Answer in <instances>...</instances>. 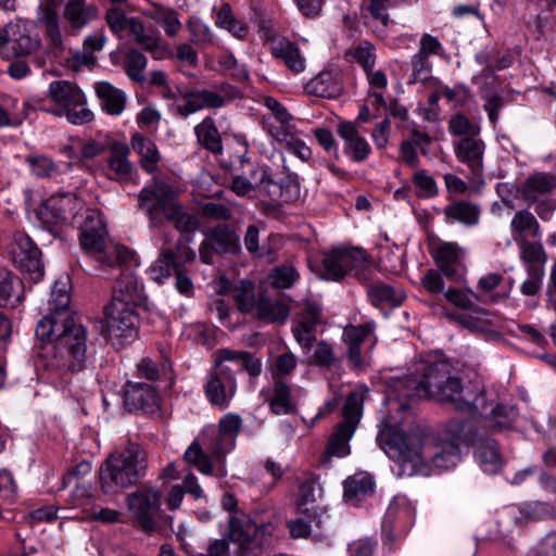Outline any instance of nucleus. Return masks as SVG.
<instances>
[{"instance_id":"f257e3e1","label":"nucleus","mask_w":556,"mask_h":556,"mask_svg":"<svg viewBox=\"0 0 556 556\" xmlns=\"http://www.w3.org/2000/svg\"><path fill=\"white\" fill-rule=\"evenodd\" d=\"M71 302L66 283L55 281L51 291V314L36 326V337L54 342L47 366L64 372L79 371L88 361L87 330L77 317L68 312Z\"/></svg>"},{"instance_id":"f03ea898","label":"nucleus","mask_w":556,"mask_h":556,"mask_svg":"<svg viewBox=\"0 0 556 556\" xmlns=\"http://www.w3.org/2000/svg\"><path fill=\"white\" fill-rule=\"evenodd\" d=\"M395 390L407 399L433 397L458 412L467 410L469 405L479 406L482 401L473 396L475 390L464 387L460 379L451 374V365L443 361L421 363L417 374L400 380Z\"/></svg>"},{"instance_id":"7ed1b4c3","label":"nucleus","mask_w":556,"mask_h":556,"mask_svg":"<svg viewBox=\"0 0 556 556\" xmlns=\"http://www.w3.org/2000/svg\"><path fill=\"white\" fill-rule=\"evenodd\" d=\"M139 207L149 218L150 227H161L164 223L162 216L173 223L175 229L182 238L197 230L199 220L190 214L177 200L174 188L164 181H154L144 187L138 194Z\"/></svg>"},{"instance_id":"20e7f679","label":"nucleus","mask_w":556,"mask_h":556,"mask_svg":"<svg viewBox=\"0 0 556 556\" xmlns=\"http://www.w3.org/2000/svg\"><path fill=\"white\" fill-rule=\"evenodd\" d=\"M380 448L397 464V476L412 477L426 466L421 435L414 430H403L384 420L377 435Z\"/></svg>"},{"instance_id":"39448f33","label":"nucleus","mask_w":556,"mask_h":556,"mask_svg":"<svg viewBox=\"0 0 556 556\" xmlns=\"http://www.w3.org/2000/svg\"><path fill=\"white\" fill-rule=\"evenodd\" d=\"M148 460L146 451L136 443L112 454L100 468L101 489L105 494L115 489H126L146 475Z\"/></svg>"},{"instance_id":"423d86ee","label":"nucleus","mask_w":556,"mask_h":556,"mask_svg":"<svg viewBox=\"0 0 556 556\" xmlns=\"http://www.w3.org/2000/svg\"><path fill=\"white\" fill-rule=\"evenodd\" d=\"M47 100L51 108L45 109L58 117H65L71 124L83 125L93 119V113L87 108V99L77 84L70 80H53L49 84Z\"/></svg>"},{"instance_id":"0eeeda50","label":"nucleus","mask_w":556,"mask_h":556,"mask_svg":"<svg viewBox=\"0 0 556 556\" xmlns=\"http://www.w3.org/2000/svg\"><path fill=\"white\" fill-rule=\"evenodd\" d=\"M366 392V389L357 388L348 395L343 406V421L334 428L330 435L326 450L319 458L320 465L329 466L331 457L341 458L350 454L349 442L362 418Z\"/></svg>"},{"instance_id":"6e6552de","label":"nucleus","mask_w":556,"mask_h":556,"mask_svg":"<svg viewBox=\"0 0 556 556\" xmlns=\"http://www.w3.org/2000/svg\"><path fill=\"white\" fill-rule=\"evenodd\" d=\"M448 431L464 442L466 447L473 446L475 456L486 473H496L502 468V455L493 439L483 437V429L478 427L473 420H451Z\"/></svg>"},{"instance_id":"1a4fd4ad","label":"nucleus","mask_w":556,"mask_h":556,"mask_svg":"<svg viewBox=\"0 0 556 556\" xmlns=\"http://www.w3.org/2000/svg\"><path fill=\"white\" fill-rule=\"evenodd\" d=\"M241 426V417L229 413L219 420L217 428L206 427L200 435L206 452L214 458H222L229 453L235 446Z\"/></svg>"},{"instance_id":"9d476101","label":"nucleus","mask_w":556,"mask_h":556,"mask_svg":"<svg viewBox=\"0 0 556 556\" xmlns=\"http://www.w3.org/2000/svg\"><path fill=\"white\" fill-rule=\"evenodd\" d=\"M230 100V96L223 86L212 89H184L179 90L176 99V113L181 117H188L204 109L224 108Z\"/></svg>"},{"instance_id":"9b49d317","label":"nucleus","mask_w":556,"mask_h":556,"mask_svg":"<svg viewBox=\"0 0 556 556\" xmlns=\"http://www.w3.org/2000/svg\"><path fill=\"white\" fill-rule=\"evenodd\" d=\"M161 501L162 493L154 488H141L127 496V508L143 531L155 530Z\"/></svg>"},{"instance_id":"f8f14e48","label":"nucleus","mask_w":556,"mask_h":556,"mask_svg":"<svg viewBox=\"0 0 556 556\" xmlns=\"http://www.w3.org/2000/svg\"><path fill=\"white\" fill-rule=\"evenodd\" d=\"M10 255L14 266L21 273L27 274L31 281L37 282L42 278L41 252L27 235L21 232L14 235Z\"/></svg>"},{"instance_id":"ddd939ff","label":"nucleus","mask_w":556,"mask_h":556,"mask_svg":"<svg viewBox=\"0 0 556 556\" xmlns=\"http://www.w3.org/2000/svg\"><path fill=\"white\" fill-rule=\"evenodd\" d=\"M473 396L481 399L479 401V406L469 405L467 410L464 413H468L472 416V418H481L483 421V426H480L483 430L485 427H490L494 430H503L511 427L515 421L518 412L515 406H508L503 404L493 405L485 399L484 392L475 390Z\"/></svg>"},{"instance_id":"4468645a","label":"nucleus","mask_w":556,"mask_h":556,"mask_svg":"<svg viewBox=\"0 0 556 556\" xmlns=\"http://www.w3.org/2000/svg\"><path fill=\"white\" fill-rule=\"evenodd\" d=\"M323 266V276L328 280H339L352 271L358 275L366 266L365 253L358 248L337 249L324 257Z\"/></svg>"},{"instance_id":"2eb2a0df","label":"nucleus","mask_w":556,"mask_h":556,"mask_svg":"<svg viewBox=\"0 0 556 556\" xmlns=\"http://www.w3.org/2000/svg\"><path fill=\"white\" fill-rule=\"evenodd\" d=\"M137 324L138 315L134 306L115 300L104 307L103 327L110 340L130 337L135 332Z\"/></svg>"},{"instance_id":"dca6fc26","label":"nucleus","mask_w":556,"mask_h":556,"mask_svg":"<svg viewBox=\"0 0 556 556\" xmlns=\"http://www.w3.org/2000/svg\"><path fill=\"white\" fill-rule=\"evenodd\" d=\"M237 391L235 369L219 363L208 372L205 394L208 401L220 408L228 407Z\"/></svg>"},{"instance_id":"f3484780","label":"nucleus","mask_w":556,"mask_h":556,"mask_svg":"<svg viewBox=\"0 0 556 556\" xmlns=\"http://www.w3.org/2000/svg\"><path fill=\"white\" fill-rule=\"evenodd\" d=\"M80 245L90 254H94L100 262L108 250V231L101 213L98 210L86 211L81 224Z\"/></svg>"},{"instance_id":"a211bd4d","label":"nucleus","mask_w":556,"mask_h":556,"mask_svg":"<svg viewBox=\"0 0 556 556\" xmlns=\"http://www.w3.org/2000/svg\"><path fill=\"white\" fill-rule=\"evenodd\" d=\"M36 25L42 29L53 49H62L60 7L55 0H40L36 12Z\"/></svg>"},{"instance_id":"6ab92c4d","label":"nucleus","mask_w":556,"mask_h":556,"mask_svg":"<svg viewBox=\"0 0 556 556\" xmlns=\"http://www.w3.org/2000/svg\"><path fill=\"white\" fill-rule=\"evenodd\" d=\"M255 173H260V185L273 202L281 205L300 198V185L294 178L288 176L276 181L268 176L265 167H257Z\"/></svg>"},{"instance_id":"aec40b11","label":"nucleus","mask_w":556,"mask_h":556,"mask_svg":"<svg viewBox=\"0 0 556 556\" xmlns=\"http://www.w3.org/2000/svg\"><path fill=\"white\" fill-rule=\"evenodd\" d=\"M126 30L132 41L151 53L154 59L162 60L170 54L161 34L159 31H147L143 22L138 17H130Z\"/></svg>"},{"instance_id":"412c9836","label":"nucleus","mask_w":556,"mask_h":556,"mask_svg":"<svg viewBox=\"0 0 556 556\" xmlns=\"http://www.w3.org/2000/svg\"><path fill=\"white\" fill-rule=\"evenodd\" d=\"M374 332L372 324H364L358 326H346L343 329L342 340L346 344V358L350 365L355 369L366 366V359L362 354V345L366 341H370Z\"/></svg>"},{"instance_id":"4be33fe9","label":"nucleus","mask_w":556,"mask_h":556,"mask_svg":"<svg viewBox=\"0 0 556 556\" xmlns=\"http://www.w3.org/2000/svg\"><path fill=\"white\" fill-rule=\"evenodd\" d=\"M319 323L320 308L313 303H305L292 326L293 337L300 346L308 351L312 349L316 341L315 331Z\"/></svg>"},{"instance_id":"5701e85b","label":"nucleus","mask_w":556,"mask_h":556,"mask_svg":"<svg viewBox=\"0 0 556 556\" xmlns=\"http://www.w3.org/2000/svg\"><path fill=\"white\" fill-rule=\"evenodd\" d=\"M77 205L78 201L71 194L51 197L37 208V217L46 227L56 226L67 220Z\"/></svg>"},{"instance_id":"b1692460","label":"nucleus","mask_w":556,"mask_h":556,"mask_svg":"<svg viewBox=\"0 0 556 556\" xmlns=\"http://www.w3.org/2000/svg\"><path fill=\"white\" fill-rule=\"evenodd\" d=\"M8 43L5 52L16 58L28 56L39 50L41 40L38 36H30L26 25L21 22L8 24Z\"/></svg>"},{"instance_id":"393cba45","label":"nucleus","mask_w":556,"mask_h":556,"mask_svg":"<svg viewBox=\"0 0 556 556\" xmlns=\"http://www.w3.org/2000/svg\"><path fill=\"white\" fill-rule=\"evenodd\" d=\"M454 151L457 160L466 164L475 176L482 175L485 144L479 135L460 138L454 142Z\"/></svg>"},{"instance_id":"a878e982","label":"nucleus","mask_w":556,"mask_h":556,"mask_svg":"<svg viewBox=\"0 0 556 556\" xmlns=\"http://www.w3.org/2000/svg\"><path fill=\"white\" fill-rule=\"evenodd\" d=\"M434 263L447 278L459 280L463 271L464 250L455 242L439 244L432 253Z\"/></svg>"},{"instance_id":"bb28decb","label":"nucleus","mask_w":556,"mask_h":556,"mask_svg":"<svg viewBox=\"0 0 556 556\" xmlns=\"http://www.w3.org/2000/svg\"><path fill=\"white\" fill-rule=\"evenodd\" d=\"M108 164V177L112 180L127 184L132 181L135 168L129 161V148L119 142H114L110 146Z\"/></svg>"},{"instance_id":"cd10ccee","label":"nucleus","mask_w":556,"mask_h":556,"mask_svg":"<svg viewBox=\"0 0 556 556\" xmlns=\"http://www.w3.org/2000/svg\"><path fill=\"white\" fill-rule=\"evenodd\" d=\"M124 402L130 410L141 409L144 413H154L159 409V395L155 389L148 383L128 382Z\"/></svg>"},{"instance_id":"c85d7f7f","label":"nucleus","mask_w":556,"mask_h":556,"mask_svg":"<svg viewBox=\"0 0 556 556\" xmlns=\"http://www.w3.org/2000/svg\"><path fill=\"white\" fill-rule=\"evenodd\" d=\"M337 132L344 141V151L352 161L356 163L364 162L371 149L368 141L359 135L355 123L341 122L337 127Z\"/></svg>"},{"instance_id":"c756f323","label":"nucleus","mask_w":556,"mask_h":556,"mask_svg":"<svg viewBox=\"0 0 556 556\" xmlns=\"http://www.w3.org/2000/svg\"><path fill=\"white\" fill-rule=\"evenodd\" d=\"M300 389L292 391L291 387L281 379H275L273 389L266 397L271 413L275 415L295 414L298 412V394Z\"/></svg>"},{"instance_id":"7c9ffc66","label":"nucleus","mask_w":556,"mask_h":556,"mask_svg":"<svg viewBox=\"0 0 556 556\" xmlns=\"http://www.w3.org/2000/svg\"><path fill=\"white\" fill-rule=\"evenodd\" d=\"M97 16V7L88 3L87 0H68L64 8V17L72 35L87 26Z\"/></svg>"},{"instance_id":"2f4dec72","label":"nucleus","mask_w":556,"mask_h":556,"mask_svg":"<svg viewBox=\"0 0 556 556\" xmlns=\"http://www.w3.org/2000/svg\"><path fill=\"white\" fill-rule=\"evenodd\" d=\"M115 300L134 307L143 304L146 301L143 287L135 275L127 273L119 277L114 286L111 302H115Z\"/></svg>"},{"instance_id":"473e14b6","label":"nucleus","mask_w":556,"mask_h":556,"mask_svg":"<svg viewBox=\"0 0 556 556\" xmlns=\"http://www.w3.org/2000/svg\"><path fill=\"white\" fill-rule=\"evenodd\" d=\"M392 0H363L362 15L377 33L383 34L391 23L389 9Z\"/></svg>"},{"instance_id":"72a5a7b5","label":"nucleus","mask_w":556,"mask_h":556,"mask_svg":"<svg viewBox=\"0 0 556 556\" xmlns=\"http://www.w3.org/2000/svg\"><path fill=\"white\" fill-rule=\"evenodd\" d=\"M270 51L294 74L302 73L305 70V59L301 55L299 48L290 40L286 38L273 40Z\"/></svg>"},{"instance_id":"f704fd0d","label":"nucleus","mask_w":556,"mask_h":556,"mask_svg":"<svg viewBox=\"0 0 556 556\" xmlns=\"http://www.w3.org/2000/svg\"><path fill=\"white\" fill-rule=\"evenodd\" d=\"M556 188V176L548 173H535L523 181L521 194L530 203H535L541 195L549 193Z\"/></svg>"},{"instance_id":"c9c22d12","label":"nucleus","mask_w":556,"mask_h":556,"mask_svg":"<svg viewBox=\"0 0 556 556\" xmlns=\"http://www.w3.org/2000/svg\"><path fill=\"white\" fill-rule=\"evenodd\" d=\"M443 215L446 223H459L470 227L480 220V206L468 201H457L446 205Z\"/></svg>"},{"instance_id":"e433bc0d","label":"nucleus","mask_w":556,"mask_h":556,"mask_svg":"<svg viewBox=\"0 0 556 556\" xmlns=\"http://www.w3.org/2000/svg\"><path fill=\"white\" fill-rule=\"evenodd\" d=\"M446 434L450 437V442H445L441 451L432 455L433 466L440 469L455 467L460 460L463 450L466 448L464 442L448 431V425L446 426Z\"/></svg>"},{"instance_id":"4c0bfd02","label":"nucleus","mask_w":556,"mask_h":556,"mask_svg":"<svg viewBox=\"0 0 556 556\" xmlns=\"http://www.w3.org/2000/svg\"><path fill=\"white\" fill-rule=\"evenodd\" d=\"M253 314L264 323L285 324L290 315V309L280 301L261 296L257 299Z\"/></svg>"},{"instance_id":"58836bf2","label":"nucleus","mask_w":556,"mask_h":556,"mask_svg":"<svg viewBox=\"0 0 556 556\" xmlns=\"http://www.w3.org/2000/svg\"><path fill=\"white\" fill-rule=\"evenodd\" d=\"M143 14L157 23L168 37H176L182 28L179 15L173 8L153 4Z\"/></svg>"},{"instance_id":"ea45409f","label":"nucleus","mask_w":556,"mask_h":556,"mask_svg":"<svg viewBox=\"0 0 556 556\" xmlns=\"http://www.w3.org/2000/svg\"><path fill=\"white\" fill-rule=\"evenodd\" d=\"M131 147L140 156L141 167L149 174L157 169L160 153L156 144L141 134H134L131 137Z\"/></svg>"},{"instance_id":"a19ab883","label":"nucleus","mask_w":556,"mask_h":556,"mask_svg":"<svg viewBox=\"0 0 556 556\" xmlns=\"http://www.w3.org/2000/svg\"><path fill=\"white\" fill-rule=\"evenodd\" d=\"M194 134L199 143L210 152L214 154L223 152L222 137L213 117L206 116L195 125Z\"/></svg>"},{"instance_id":"79ce46f5","label":"nucleus","mask_w":556,"mask_h":556,"mask_svg":"<svg viewBox=\"0 0 556 556\" xmlns=\"http://www.w3.org/2000/svg\"><path fill=\"white\" fill-rule=\"evenodd\" d=\"M263 125L264 129L278 143L286 141L298 132L293 116L288 110L278 117H264Z\"/></svg>"},{"instance_id":"37998d69","label":"nucleus","mask_w":556,"mask_h":556,"mask_svg":"<svg viewBox=\"0 0 556 556\" xmlns=\"http://www.w3.org/2000/svg\"><path fill=\"white\" fill-rule=\"evenodd\" d=\"M257 534V525L245 516H230L228 519V536L241 546L250 544Z\"/></svg>"},{"instance_id":"c03bdc74","label":"nucleus","mask_w":556,"mask_h":556,"mask_svg":"<svg viewBox=\"0 0 556 556\" xmlns=\"http://www.w3.org/2000/svg\"><path fill=\"white\" fill-rule=\"evenodd\" d=\"M298 517L288 521L287 526L293 539H307L320 535L321 517L316 516L313 523H307V508H296Z\"/></svg>"},{"instance_id":"a18cd8bd","label":"nucleus","mask_w":556,"mask_h":556,"mask_svg":"<svg viewBox=\"0 0 556 556\" xmlns=\"http://www.w3.org/2000/svg\"><path fill=\"white\" fill-rule=\"evenodd\" d=\"M97 94L101 100L102 108L112 115H118L125 108L124 93L113 87L110 83L101 81L96 87Z\"/></svg>"},{"instance_id":"49530a36","label":"nucleus","mask_w":556,"mask_h":556,"mask_svg":"<svg viewBox=\"0 0 556 556\" xmlns=\"http://www.w3.org/2000/svg\"><path fill=\"white\" fill-rule=\"evenodd\" d=\"M175 252L172 248L163 247L160 251L157 258L152 263L149 268L150 278L162 285L172 276V271H175V265H177Z\"/></svg>"},{"instance_id":"de8ad7c7","label":"nucleus","mask_w":556,"mask_h":556,"mask_svg":"<svg viewBox=\"0 0 556 556\" xmlns=\"http://www.w3.org/2000/svg\"><path fill=\"white\" fill-rule=\"evenodd\" d=\"M368 296L371 303L376 306H399L405 295L400 290H394L391 286L386 283H374L368 287L367 290Z\"/></svg>"},{"instance_id":"09e8293b","label":"nucleus","mask_w":556,"mask_h":556,"mask_svg":"<svg viewBox=\"0 0 556 556\" xmlns=\"http://www.w3.org/2000/svg\"><path fill=\"white\" fill-rule=\"evenodd\" d=\"M206 236L218 253L236 252L239 249V236L227 225L214 227Z\"/></svg>"},{"instance_id":"8fccbe9b","label":"nucleus","mask_w":556,"mask_h":556,"mask_svg":"<svg viewBox=\"0 0 556 556\" xmlns=\"http://www.w3.org/2000/svg\"><path fill=\"white\" fill-rule=\"evenodd\" d=\"M375 482L371 476L359 472L344 481V497L350 501L359 500L374 492Z\"/></svg>"},{"instance_id":"3c124183","label":"nucleus","mask_w":556,"mask_h":556,"mask_svg":"<svg viewBox=\"0 0 556 556\" xmlns=\"http://www.w3.org/2000/svg\"><path fill=\"white\" fill-rule=\"evenodd\" d=\"M147 65L148 59L142 52L135 48L126 51L124 70L130 80L142 85L147 80L144 74Z\"/></svg>"},{"instance_id":"603ef678","label":"nucleus","mask_w":556,"mask_h":556,"mask_svg":"<svg viewBox=\"0 0 556 556\" xmlns=\"http://www.w3.org/2000/svg\"><path fill=\"white\" fill-rule=\"evenodd\" d=\"M205 446L202 440H194L184 453V460L194 466L201 473L205 476L213 475V466L211 457L204 452Z\"/></svg>"},{"instance_id":"864d4df0","label":"nucleus","mask_w":556,"mask_h":556,"mask_svg":"<svg viewBox=\"0 0 556 556\" xmlns=\"http://www.w3.org/2000/svg\"><path fill=\"white\" fill-rule=\"evenodd\" d=\"M510 230L513 236L529 231L534 238L541 237V228L535 216L528 210H519L510 220ZM516 239V237H514Z\"/></svg>"},{"instance_id":"5fc2aeb1","label":"nucleus","mask_w":556,"mask_h":556,"mask_svg":"<svg viewBox=\"0 0 556 556\" xmlns=\"http://www.w3.org/2000/svg\"><path fill=\"white\" fill-rule=\"evenodd\" d=\"M232 298L240 312H254L257 300L255 299L254 285L251 281L242 280L236 286L232 289Z\"/></svg>"},{"instance_id":"6e6d98bb","label":"nucleus","mask_w":556,"mask_h":556,"mask_svg":"<svg viewBox=\"0 0 556 556\" xmlns=\"http://www.w3.org/2000/svg\"><path fill=\"white\" fill-rule=\"evenodd\" d=\"M321 486L316 477H308L299 486L296 508H309L321 496Z\"/></svg>"},{"instance_id":"4d7b16f0","label":"nucleus","mask_w":556,"mask_h":556,"mask_svg":"<svg viewBox=\"0 0 556 556\" xmlns=\"http://www.w3.org/2000/svg\"><path fill=\"white\" fill-rule=\"evenodd\" d=\"M22 292H15V294H13L12 274L4 268H0V305L15 308L22 303Z\"/></svg>"},{"instance_id":"13d9d810","label":"nucleus","mask_w":556,"mask_h":556,"mask_svg":"<svg viewBox=\"0 0 556 556\" xmlns=\"http://www.w3.org/2000/svg\"><path fill=\"white\" fill-rule=\"evenodd\" d=\"M510 514L515 522L521 526L530 521L543 519L548 515V508L543 503L534 502L518 507L517 511L513 509Z\"/></svg>"},{"instance_id":"bf43d9fd","label":"nucleus","mask_w":556,"mask_h":556,"mask_svg":"<svg viewBox=\"0 0 556 556\" xmlns=\"http://www.w3.org/2000/svg\"><path fill=\"white\" fill-rule=\"evenodd\" d=\"M26 163L31 173L39 178H50L59 174V166L47 155L29 154L26 156Z\"/></svg>"},{"instance_id":"052dcab7","label":"nucleus","mask_w":556,"mask_h":556,"mask_svg":"<svg viewBox=\"0 0 556 556\" xmlns=\"http://www.w3.org/2000/svg\"><path fill=\"white\" fill-rule=\"evenodd\" d=\"M345 55L358 63L365 72L372 70L375 66V48L368 41H363L355 48L350 49Z\"/></svg>"},{"instance_id":"680f3d73","label":"nucleus","mask_w":556,"mask_h":556,"mask_svg":"<svg viewBox=\"0 0 556 556\" xmlns=\"http://www.w3.org/2000/svg\"><path fill=\"white\" fill-rule=\"evenodd\" d=\"M190 41L197 46H206L213 42V34L208 25L198 17H190L187 22Z\"/></svg>"},{"instance_id":"e2e57ef3","label":"nucleus","mask_w":556,"mask_h":556,"mask_svg":"<svg viewBox=\"0 0 556 556\" xmlns=\"http://www.w3.org/2000/svg\"><path fill=\"white\" fill-rule=\"evenodd\" d=\"M521 258L525 263L535 266L544 267L546 263V254L543 245L539 242H529L525 239L521 240Z\"/></svg>"},{"instance_id":"0e129e2a","label":"nucleus","mask_w":556,"mask_h":556,"mask_svg":"<svg viewBox=\"0 0 556 556\" xmlns=\"http://www.w3.org/2000/svg\"><path fill=\"white\" fill-rule=\"evenodd\" d=\"M448 130L453 136L467 137L480 134V126L472 124L465 115L455 114L448 122Z\"/></svg>"},{"instance_id":"69168bd1","label":"nucleus","mask_w":556,"mask_h":556,"mask_svg":"<svg viewBox=\"0 0 556 556\" xmlns=\"http://www.w3.org/2000/svg\"><path fill=\"white\" fill-rule=\"evenodd\" d=\"M299 279V273L292 265H282L273 269L271 285L279 289H288Z\"/></svg>"},{"instance_id":"338daca9","label":"nucleus","mask_w":556,"mask_h":556,"mask_svg":"<svg viewBox=\"0 0 556 556\" xmlns=\"http://www.w3.org/2000/svg\"><path fill=\"white\" fill-rule=\"evenodd\" d=\"M410 67H412V75L409 83L415 84L418 81H426L430 78L431 75V63L429 62V59L419 54L415 53L410 59Z\"/></svg>"},{"instance_id":"774afa93","label":"nucleus","mask_w":556,"mask_h":556,"mask_svg":"<svg viewBox=\"0 0 556 556\" xmlns=\"http://www.w3.org/2000/svg\"><path fill=\"white\" fill-rule=\"evenodd\" d=\"M445 299L453 305L462 309H470L478 296L471 291H465L457 288H448L444 292Z\"/></svg>"}]
</instances>
